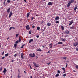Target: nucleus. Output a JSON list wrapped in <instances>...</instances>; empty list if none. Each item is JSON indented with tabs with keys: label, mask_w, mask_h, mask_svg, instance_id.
<instances>
[{
	"label": "nucleus",
	"mask_w": 78,
	"mask_h": 78,
	"mask_svg": "<svg viewBox=\"0 0 78 78\" xmlns=\"http://www.w3.org/2000/svg\"><path fill=\"white\" fill-rule=\"evenodd\" d=\"M69 34V31L68 30H66L65 32V34Z\"/></svg>",
	"instance_id": "4"
},
{
	"label": "nucleus",
	"mask_w": 78,
	"mask_h": 78,
	"mask_svg": "<svg viewBox=\"0 0 78 78\" xmlns=\"http://www.w3.org/2000/svg\"><path fill=\"white\" fill-rule=\"evenodd\" d=\"M24 46H25V44L22 45L21 47V48H23V47H24Z\"/></svg>",
	"instance_id": "35"
},
{
	"label": "nucleus",
	"mask_w": 78,
	"mask_h": 78,
	"mask_svg": "<svg viewBox=\"0 0 78 78\" xmlns=\"http://www.w3.org/2000/svg\"><path fill=\"white\" fill-rule=\"evenodd\" d=\"M34 19V17H32V18H31V20H33Z\"/></svg>",
	"instance_id": "51"
},
{
	"label": "nucleus",
	"mask_w": 78,
	"mask_h": 78,
	"mask_svg": "<svg viewBox=\"0 0 78 78\" xmlns=\"http://www.w3.org/2000/svg\"><path fill=\"white\" fill-rule=\"evenodd\" d=\"M3 5H6V2L5 1L4 2Z\"/></svg>",
	"instance_id": "39"
},
{
	"label": "nucleus",
	"mask_w": 78,
	"mask_h": 78,
	"mask_svg": "<svg viewBox=\"0 0 78 78\" xmlns=\"http://www.w3.org/2000/svg\"><path fill=\"white\" fill-rule=\"evenodd\" d=\"M76 51H78V48H76Z\"/></svg>",
	"instance_id": "54"
},
{
	"label": "nucleus",
	"mask_w": 78,
	"mask_h": 78,
	"mask_svg": "<svg viewBox=\"0 0 78 78\" xmlns=\"http://www.w3.org/2000/svg\"><path fill=\"white\" fill-rule=\"evenodd\" d=\"M61 40H62V41H66V39L64 38V39L63 38H61Z\"/></svg>",
	"instance_id": "23"
},
{
	"label": "nucleus",
	"mask_w": 78,
	"mask_h": 78,
	"mask_svg": "<svg viewBox=\"0 0 78 78\" xmlns=\"http://www.w3.org/2000/svg\"><path fill=\"white\" fill-rule=\"evenodd\" d=\"M53 5V3L51 2H48V6H51Z\"/></svg>",
	"instance_id": "7"
},
{
	"label": "nucleus",
	"mask_w": 78,
	"mask_h": 78,
	"mask_svg": "<svg viewBox=\"0 0 78 78\" xmlns=\"http://www.w3.org/2000/svg\"><path fill=\"white\" fill-rule=\"evenodd\" d=\"M50 64H51V62H49L48 63V65H50Z\"/></svg>",
	"instance_id": "58"
},
{
	"label": "nucleus",
	"mask_w": 78,
	"mask_h": 78,
	"mask_svg": "<svg viewBox=\"0 0 78 78\" xmlns=\"http://www.w3.org/2000/svg\"><path fill=\"white\" fill-rule=\"evenodd\" d=\"M66 73L65 74H63L64 77H65V76H66Z\"/></svg>",
	"instance_id": "40"
},
{
	"label": "nucleus",
	"mask_w": 78,
	"mask_h": 78,
	"mask_svg": "<svg viewBox=\"0 0 78 78\" xmlns=\"http://www.w3.org/2000/svg\"><path fill=\"white\" fill-rule=\"evenodd\" d=\"M33 64H34V65L35 67H39V64H36V63L34 62H33Z\"/></svg>",
	"instance_id": "1"
},
{
	"label": "nucleus",
	"mask_w": 78,
	"mask_h": 78,
	"mask_svg": "<svg viewBox=\"0 0 78 78\" xmlns=\"http://www.w3.org/2000/svg\"><path fill=\"white\" fill-rule=\"evenodd\" d=\"M19 40H17L16 41L15 43L16 44H18V43H19Z\"/></svg>",
	"instance_id": "29"
},
{
	"label": "nucleus",
	"mask_w": 78,
	"mask_h": 78,
	"mask_svg": "<svg viewBox=\"0 0 78 78\" xmlns=\"http://www.w3.org/2000/svg\"><path fill=\"white\" fill-rule=\"evenodd\" d=\"M24 72L25 73H27V72H26V71H24Z\"/></svg>",
	"instance_id": "61"
},
{
	"label": "nucleus",
	"mask_w": 78,
	"mask_h": 78,
	"mask_svg": "<svg viewBox=\"0 0 78 78\" xmlns=\"http://www.w3.org/2000/svg\"><path fill=\"white\" fill-rule=\"evenodd\" d=\"M36 37L37 38H39V35H37L36 36Z\"/></svg>",
	"instance_id": "41"
},
{
	"label": "nucleus",
	"mask_w": 78,
	"mask_h": 78,
	"mask_svg": "<svg viewBox=\"0 0 78 78\" xmlns=\"http://www.w3.org/2000/svg\"><path fill=\"white\" fill-rule=\"evenodd\" d=\"M62 70H63V71H64V72H65V68H62Z\"/></svg>",
	"instance_id": "33"
},
{
	"label": "nucleus",
	"mask_w": 78,
	"mask_h": 78,
	"mask_svg": "<svg viewBox=\"0 0 78 78\" xmlns=\"http://www.w3.org/2000/svg\"><path fill=\"white\" fill-rule=\"evenodd\" d=\"M17 56V54H15L14 55V56L16 58V56Z\"/></svg>",
	"instance_id": "42"
},
{
	"label": "nucleus",
	"mask_w": 78,
	"mask_h": 78,
	"mask_svg": "<svg viewBox=\"0 0 78 78\" xmlns=\"http://www.w3.org/2000/svg\"><path fill=\"white\" fill-rule=\"evenodd\" d=\"M12 16V12H10V13L9 15V17H11V16Z\"/></svg>",
	"instance_id": "13"
},
{
	"label": "nucleus",
	"mask_w": 78,
	"mask_h": 78,
	"mask_svg": "<svg viewBox=\"0 0 78 78\" xmlns=\"http://www.w3.org/2000/svg\"><path fill=\"white\" fill-rule=\"evenodd\" d=\"M19 34H16V37H18V36H19Z\"/></svg>",
	"instance_id": "38"
},
{
	"label": "nucleus",
	"mask_w": 78,
	"mask_h": 78,
	"mask_svg": "<svg viewBox=\"0 0 78 78\" xmlns=\"http://www.w3.org/2000/svg\"><path fill=\"white\" fill-rule=\"evenodd\" d=\"M63 44V43H62V42H58V43L57 44Z\"/></svg>",
	"instance_id": "22"
},
{
	"label": "nucleus",
	"mask_w": 78,
	"mask_h": 78,
	"mask_svg": "<svg viewBox=\"0 0 78 78\" xmlns=\"http://www.w3.org/2000/svg\"><path fill=\"white\" fill-rule=\"evenodd\" d=\"M12 29H15V27H11L9 29V30H11Z\"/></svg>",
	"instance_id": "17"
},
{
	"label": "nucleus",
	"mask_w": 78,
	"mask_h": 78,
	"mask_svg": "<svg viewBox=\"0 0 78 78\" xmlns=\"http://www.w3.org/2000/svg\"><path fill=\"white\" fill-rule=\"evenodd\" d=\"M10 2H11V1L10 0H8L7 1V2L8 3H10Z\"/></svg>",
	"instance_id": "25"
},
{
	"label": "nucleus",
	"mask_w": 78,
	"mask_h": 78,
	"mask_svg": "<svg viewBox=\"0 0 78 78\" xmlns=\"http://www.w3.org/2000/svg\"><path fill=\"white\" fill-rule=\"evenodd\" d=\"M63 59H66V57H63Z\"/></svg>",
	"instance_id": "49"
},
{
	"label": "nucleus",
	"mask_w": 78,
	"mask_h": 78,
	"mask_svg": "<svg viewBox=\"0 0 78 78\" xmlns=\"http://www.w3.org/2000/svg\"><path fill=\"white\" fill-rule=\"evenodd\" d=\"M20 73H19L18 74V76H20Z\"/></svg>",
	"instance_id": "59"
},
{
	"label": "nucleus",
	"mask_w": 78,
	"mask_h": 78,
	"mask_svg": "<svg viewBox=\"0 0 78 78\" xmlns=\"http://www.w3.org/2000/svg\"><path fill=\"white\" fill-rule=\"evenodd\" d=\"M45 29H46V27H44V29H43V30L42 31V32H43V31H44L45 30Z\"/></svg>",
	"instance_id": "36"
},
{
	"label": "nucleus",
	"mask_w": 78,
	"mask_h": 78,
	"mask_svg": "<svg viewBox=\"0 0 78 78\" xmlns=\"http://www.w3.org/2000/svg\"><path fill=\"white\" fill-rule=\"evenodd\" d=\"M21 58H22L23 59H24V57L23 56L24 54L23 53H21Z\"/></svg>",
	"instance_id": "5"
},
{
	"label": "nucleus",
	"mask_w": 78,
	"mask_h": 78,
	"mask_svg": "<svg viewBox=\"0 0 78 78\" xmlns=\"http://www.w3.org/2000/svg\"><path fill=\"white\" fill-rule=\"evenodd\" d=\"M59 76V74L58 73H57L55 75V77H58V76Z\"/></svg>",
	"instance_id": "21"
},
{
	"label": "nucleus",
	"mask_w": 78,
	"mask_h": 78,
	"mask_svg": "<svg viewBox=\"0 0 78 78\" xmlns=\"http://www.w3.org/2000/svg\"><path fill=\"white\" fill-rule=\"evenodd\" d=\"M66 67H67V63H66Z\"/></svg>",
	"instance_id": "52"
},
{
	"label": "nucleus",
	"mask_w": 78,
	"mask_h": 78,
	"mask_svg": "<svg viewBox=\"0 0 78 78\" xmlns=\"http://www.w3.org/2000/svg\"><path fill=\"white\" fill-rule=\"evenodd\" d=\"M26 30H30V26H29V25H27V26H26Z\"/></svg>",
	"instance_id": "3"
},
{
	"label": "nucleus",
	"mask_w": 78,
	"mask_h": 78,
	"mask_svg": "<svg viewBox=\"0 0 78 78\" xmlns=\"http://www.w3.org/2000/svg\"><path fill=\"white\" fill-rule=\"evenodd\" d=\"M42 47L43 48H45V46H42Z\"/></svg>",
	"instance_id": "62"
},
{
	"label": "nucleus",
	"mask_w": 78,
	"mask_h": 78,
	"mask_svg": "<svg viewBox=\"0 0 78 78\" xmlns=\"http://www.w3.org/2000/svg\"><path fill=\"white\" fill-rule=\"evenodd\" d=\"M12 62H14V60H12Z\"/></svg>",
	"instance_id": "56"
},
{
	"label": "nucleus",
	"mask_w": 78,
	"mask_h": 78,
	"mask_svg": "<svg viewBox=\"0 0 78 78\" xmlns=\"http://www.w3.org/2000/svg\"><path fill=\"white\" fill-rule=\"evenodd\" d=\"M47 25L48 26V27H49L50 25H51V23H48Z\"/></svg>",
	"instance_id": "14"
},
{
	"label": "nucleus",
	"mask_w": 78,
	"mask_h": 78,
	"mask_svg": "<svg viewBox=\"0 0 78 78\" xmlns=\"http://www.w3.org/2000/svg\"><path fill=\"white\" fill-rule=\"evenodd\" d=\"M32 55H33L31 56V58H33L35 56V54H34V53H33Z\"/></svg>",
	"instance_id": "20"
},
{
	"label": "nucleus",
	"mask_w": 78,
	"mask_h": 78,
	"mask_svg": "<svg viewBox=\"0 0 78 78\" xmlns=\"http://www.w3.org/2000/svg\"><path fill=\"white\" fill-rule=\"evenodd\" d=\"M37 29V30H40V27H38Z\"/></svg>",
	"instance_id": "28"
},
{
	"label": "nucleus",
	"mask_w": 78,
	"mask_h": 78,
	"mask_svg": "<svg viewBox=\"0 0 78 78\" xmlns=\"http://www.w3.org/2000/svg\"><path fill=\"white\" fill-rule=\"evenodd\" d=\"M56 23H59V21H57Z\"/></svg>",
	"instance_id": "32"
},
{
	"label": "nucleus",
	"mask_w": 78,
	"mask_h": 78,
	"mask_svg": "<svg viewBox=\"0 0 78 78\" xmlns=\"http://www.w3.org/2000/svg\"><path fill=\"white\" fill-rule=\"evenodd\" d=\"M4 58H5V56H4V57L2 58V59H4Z\"/></svg>",
	"instance_id": "50"
},
{
	"label": "nucleus",
	"mask_w": 78,
	"mask_h": 78,
	"mask_svg": "<svg viewBox=\"0 0 78 78\" xmlns=\"http://www.w3.org/2000/svg\"><path fill=\"white\" fill-rule=\"evenodd\" d=\"M2 55H4V51H3V52H2Z\"/></svg>",
	"instance_id": "55"
},
{
	"label": "nucleus",
	"mask_w": 78,
	"mask_h": 78,
	"mask_svg": "<svg viewBox=\"0 0 78 78\" xmlns=\"http://www.w3.org/2000/svg\"><path fill=\"white\" fill-rule=\"evenodd\" d=\"M24 2H27V0H24Z\"/></svg>",
	"instance_id": "63"
},
{
	"label": "nucleus",
	"mask_w": 78,
	"mask_h": 78,
	"mask_svg": "<svg viewBox=\"0 0 78 78\" xmlns=\"http://www.w3.org/2000/svg\"><path fill=\"white\" fill-rule=\"evenodd\" d=\"M35 28V26H32V28Z\"/></svg>",
	"instance_id": "48"
},
{
	"label": "nucleus",
	"mask_w": 78,
	"mask_h": 78,
	"mask_svg": "<svg viewBox=\"0 0 78 78\" xmlns=\"http://www.w3.org/2000/svg\"><path fill=\"white\" fill-rule=\"evenodd\" d=\"M10 9H11V8H9L7 10V12L8 13H9L10 12Z\"/></svg>",
	"instance_id": "11"
},
{
	"label": "nucleus",
	"mask_w": 78,
	"mask_h": 78,
	"mask_svg": "<svg viewBox=\"0 0 78 78\" xmlns=\"http://www.w3.org/2000/svg\"><path fill=\"white\" fill-rule=\"evenodd\" d=\"M9 55V53H7L6 54H5V56L6 57H7V56H8V55Z\"/></svg>",
	"instance_id": "24"
},
{
	"label": "nucleus",
	"mask_w": 78,
	"mask_h": 78,
	"mask_svg": "<svg viewBox=\"0 0 78 78\" xmlns=\"http://www.w3.org/2000/svg\"><path fill=\"white\" fill-rule=\"evenodd\" d=\"M78 43L76 42V43H73V45L74 46H75V47H76L77 45H78Z\"/></svg>",
	"instance_id": "8"
},
{
	"label": "nucleus",
	"mask_w": 78,
	"mask_h": 78,
	"mask_svg": "<svg viewBox=\"0 0 78 78\" xmlns=\"http://www.w3.org/2000/svg\"><path fill=\"white\" fill-rule=\"evenodd\" d=\"M50 53V51H48L47 52V53Z\"/></svg>",
	"instance_id": "53"
},
{
	"label": "nucleus",
	"mask_w": 78,
	"mask_h": 78,
	"mask_svg": "<svg viewBox=\"0 0 78 78\" xmlns=\"http://www.w3.org/2000/svg\"><path fill=\"white\" fill-rule=\"evenodd\" d=\"M19 41V42H21V39L20 38Z\"/></svg>",
	"instance_id": "46"
},
{
	"label": "nucleus",
	"mask_w": 78,
	"mask_h": 78,
	"mask_svg": "<svg viewBox=\"0 0 78 78\" xmlns=\"http://www.w3.org/2000/svg\"><path fill=\"white\" fill-rule=\"evenodd\" d=\"M33 39H31L29 40V43H31V42H33Z\"/></svg>",
	"instance_id": "12"
},
{
	"label": "nucleus",
	"mask_w": 78,
	"mask_h": 78,
	"mask_svg": "<svg viewBox=\"0 0 78 78\" xmlns=\"http://www.w3.org/2000/svg\"><path fill=\"white\" fill-rule=\"evenodd\" d=\"M7 40H8V39H9V37H8L7 38Z\"/></svg>",
	"instance_id": "60"
},
{
	"label": "nucleus",
	"mask_w": 78,
	"mask_h": 78,
	"mask_svg": "<svg viewBox=\"0 0 78 78\" xmlns=\"http://www.w3.org/2000/svg\"><path fill=\"white\" fill-rule=\"evenodd\" d=\"M29 16H30V12L28 13L27 15V18H28V17H29Z\"/></svg>",
	"instance_id": "18"
},
{
	"label": "nucleus",
	"mask_w": 78,
	"mask_h": 78,
	"mask_svg": "<svg viewBox=\"0 0 78 78\" xmlns=\"http://www.w3.org/2000/svg\"><path fill=\"white\" fill-rule=\"evenodd\" d=\"M37 51H41V49H38L37 50Z\"/></svg>",
	"instance_id": "34"
},
{
	"label": "nucleus",
	"mask_w": 78,
	"mask_h": 78,
	"mask_svg": "<svg viewBox=\"0 0 78 78\" xmlns=\"http://www.w3.org/2000/svg\"><path fill=\"white\" fill-rule=\"evenodd\" d=\"M61 28L62 30H64V26H61Z\"/></svg>",
	"instance_id": "16"
},
{
	"label": "nucleus",
	"mask_w": 78,
	"mask_h": 78,
	"mask_svg": "<svg viewBox=\"0 0 78 78\" xmlns=\"http://www.w3.org/2000/svg\"><path fill=\"white\" fill-rule=\"evenodd\" d=\"M59 19V16H57L55 18V20H58Z\"/></svg>",
	"instance_id": "19"
},
{
	"label": "nucleus",
	"mask_w": 78,
	"mask_h": 78,
	"mask_svg": "<svg viewBox=\"0 0 78 78\" xmlns=\"http://www.w3.org/2000/svg\"><path fill=\"white\" fill-rule=\"evenodd\" d=\"M76 69H78V65H76L75 66Z\"/></svg>",
	"instance_id": "37"
},
{
	"label": "nucleus",
	"mask_w": 78,
	"mask_h": 78,
	"mask_svg": "<svg viewBox=\"0 0 78 78\" xmlns=\"http://www.w3.org/2000/svg\"><path fill=\"white\" fill-rule=\"evenodd\" d=\"M71 3H72V2H71L69 1V2L67 5V6L68 8H69V7L70 6V5H71Z\"/></svg>",
	"instance_id": "2"
},
{
	"label": "nucleus",
	"mask_w": 78,
	"mask_h": 78,
	"mask_svg": "<svg viewBox=\"0 0 78 78\" xmlns=\"http://www.w3.org/2000/svg\"><path fill=\"white\" fill-rule=\"evenodd\" d=\"M32 55H33V54H29L30 57H31V56H32Z\"/></svg>",
	"instance_id": "27"
},
{
	"label": "nucleus",
	"mask_w": 78,
	"mask_h": 78,
	"mask_svg": "<svg viewBox=\"0 0 78 78\" xmlns=\"http://www.w3.org/2000/svg\"><path fill=\"white\" fill-rule=\"evenodd\" d=\"M7 71V70H6V69L4 68L3 71V73H4V75H5L6 74V72Z\"/></svg>",
	"instance_id": "6"
},
{
	"label": "nucleus",
	"mask_w": 78,
	"mask_h": 78,
	"mask_svg": "<svg viewBox=\"0 0 78 78\" xmlns=\"http://www.w3.org/2000/svg\"><path fill=\"white\" fill-rule=\"evenodd\" d=\"M2 67L0 69V71H1V70H2Z\"/></svg>",
	"instance_id": "47"
},
{
	"label": "nucleus",
	"mask_w": 78,
	"mask_h": 78,
	"mask_svg": "<svg viewBox=\"0 0 78 78\" xmlns=\"http://www.w3.org/2000/svg\"><path fill=\"white\" fill-rule=\"evenodd\" d=\"M58 73H60V71L58 70L57 72Z\"/></svg>",
	"instance_id": "44"
},
{
	"label": "nucleus",
	"mask_w": 78,
	"mask_h": 78,
	"mask_svg": "<svg viewBox=\"0 0 78 78\" xmlns=\"http://www.w3.org/2000/svg\"><path fill=\"white\" fill-rule=\"evenodd\" d=\"M70 28L71 30H73L75 28V26H72V27H70Z\"/></svg>",
	"instance_id": "10"
},
{
	"label": "nucleus",
	"mask_w": 78,
	"mask_h": 78,
	"mask_svg": "<svg viewBox=\"0 0 78 78\" xmlns=\"http://www.w3.org/2000/svg\"><path fill=\"white\" fill-rule=\"evenodd\" d=\"M30 78H32V76H30Z\"/></svg>",
	"instance_id": "64"
},
{
	"label": "nucleus",
	"mask_w": 78,
	"mask_h": 78,
	"mask_svg": "<svg viewBox=\"0 0 78 78\" xmlns=\"http://www.w3.org/2000/svg\"><path fill=\"white\" fill-rule=\"evenodd\" d=\"M29 34H31V31H29Z\"/></svg>",
	"instance_id": "45"
},
{
	"label": "nucleus",
	"mask_w": 78,
	"mask_h": 78,
	"mask_svg": "<svg viewBox=\"0 0 78 78\" xmlns=\"http://www.w3.org/2000/svg\"><path fill=\"white\" fill-rule=\"evenodd\" d=\"M49 46H51L50 47V48H52V46H53V44H52V43H51L50 44H49Z\"/></svg>",
	"instance_id": "15"
},
{
	"label": "nucleus",
	"mask_w": 78,
	"mask_h": 78,
	"mask_svg": "<svg viewBox=\"0 0 78 78\" xmlns=\"http://www.w3.org/2000/svg\"><path fill=\"white\" fill-rule=\"evenodd\" d=\"M76 9H77V7H75L74 9V11H76Z\"/></svg>",
	"instance_id": "31"
},
{
	"label": "nucleus",
	"mask_w": 78,
	"mask_h": 78,
	"mask_svg": "<svg viewBox=\"0 0 78 78\" xmlns=\"http://www.w3.org/2000/svg\"><path fill=\"white\" fill-rule=\"evenodd\" d=\"M75 1V0H71V1H70L71 3H73V2H74Z\"/></svg>",
	"instance_id": "26"
},
{
	"label": "nucleus",
	"mask_w": 78,
	"mask_h": 78,
	"mask_svg": "<svg viewBox=\"0 0 78 78\" xmlns=\"http://www.w3.org/2000/svg\"><path fill=\"white\" fill-rule=\"evenodd\" d=\"M18 72H19V73H20V70H19V69H18Z\"/></svg>",
	"instance_id": "57"
},
{
	"label": "nucleus",
	"mask_w": 78,
	"mask_h": 78,
	"mask_svg": "<svg viewBox=\"0 0 78 78\" xmlns=\"http://www.w3.org/2000/svg\"><path fill=\"white\" fill-rule=\"evenodd\" d=\"M21 76H18L17 77L18 78H21Z\"/></svg>",
	"instance_id": "43"
},
{
	"label": "nucleus",
	"mask_w": 78,
	"mask_h": 78,
	"mask_svg": "<svg viewBox=\"0 0 78 78\" xmlns=\"http://www.w3.org/2000/svg\"><path fill=\"white\" fill-rule=\"evenodd\" d=\"M73 23V20H72L70 21V23L69 24V26L71 25Z\"/></svg>",
	"instance_id": "9"
},
{
	"label": "nucleus",
	"mask_w": 78,
	"mask_h": 78,
	"mask_svg": "<svg viewBox=\"0 0 78 78\" xmlns=\"http://www.w3.org/2000/svg\"><path fill=\"white\" fill-rule=\"evenodd\" d=\"M14 47L16 48V47H17V44H14Z\"/></svg>",
	"instance_id": "30"
}]
</instances>
